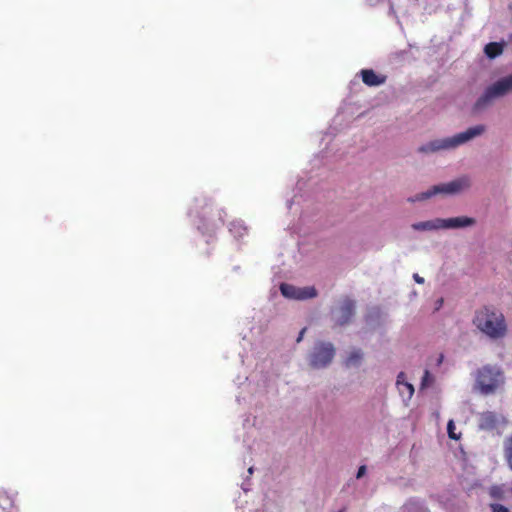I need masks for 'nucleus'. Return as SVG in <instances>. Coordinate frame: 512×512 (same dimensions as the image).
<instances>
[{
	"label": "nucleus",
	"instance_id": "obj_1",
	"mask_svg": "<svg viewBox=\"0 0 512 512\" xmlns=\"http://www.w3.org/2000/svg\"><path fill=\"white\" fill-rule=\"evenodd\" d=\"M486 132V126L477 124L467 128L458 134L451 137L439 138L423 144L418 151L424 154H431L440 151L454 150L461 145H464L473 139L482 136Z\"/></svg>",
	"mask_w": 512,
	"mask_h": 512
},
{
	"label": "nucleus",
	"instance_id": "obj_2",
	"mask_svg": "<svg viewBox=\"0 0 512 512\" xmlns=\"http://www.w3.org/2000/svg\"><path fill=\"white\" fill-rule=\"evenodd\" d=\"M473 323L480 332L491 339L503 338L507 333L503 313L491 306H484L477 310Z\"/></svg>",
	"mask_w": 512,
	"mask_h": 512
},
{
	"label": "nucleus",
	"instance_id": "obj_3",
	"mask_svg": "<svg viewBox=\"0 0 512 512\" xmlns=\"http://www.w3.org/2000/svg\"><path fill=\"white\" fill-rule=\"evenodd\" d=\"M512 92V74L488 85L471 107L472 115H480L493 106L494 102Z\"/></svg>",
	"mask_w": 512,
	"mask_h": 512
},
{
	"label": "nucleus",
	"instance_id": "obj_4",
	"mask_svg": "<svg viewBox=\"0 0 512 512\" xmlns=\"http://www.w3.org/2000/svg\"><path fill=\"white\" fill-rule=\"evenodd\" d=\"M503 383L504 376L499 368L484 366L477 373L475 387L480 393L489 395L495 393Z\"/></svg>",
	"mask_w": 512,
	"mask_h": 512
},
{
	"label": "nucleus",
	"instance_id": "obj_5",
	"mask_svg": "<svg viewBox=\"0 0 512 512\" xmlns=\"http://www.w3.org/2000/svg\"><path fill=\"white\" fill-rule=\"evenodd\" d=\"M335 355L334 346L331 343L319 342L315 345L310 356V365L313 368H323L331 363Z\"/></svg>",
	"mask_w": 512,
	"mask_h": 512
},
{
	"label": "nucleus",
	"instance_id": "obj_6",
	"mask_svg": "<svg viewBox=\"0 0 512 512\" xmlns=\"http://www.w3.org/2000/svg\"><path fill=\"white\" fill-rule=\"evenodd\" d=\"M443 361V355L439 354L431 357L424 369L423 376L421 378L420 390L425 391L428 389L436 388V376L434 370L438 369Z\"/></svg>",
	"mask_w": 512,
	"mask_h": 512
},
{
	"label": "nucleus",
	"instance_id": "obj_7",
	"mask_svg": "<svg viewBox=\"0 0 512 512\" xmlns=\"http://www.w3.org/2000/svg\"><path fill=\"white\" fill-rule=\"evenodd\" d=\"M280 291L283 296L298 300L313 298L317 295L314 287L298 288L286 283L281 284Z\"/></svg>",
	"mask_w": 512,
	"mask_h": 512
},
{
	"label": "nucleus",
	"instance_id": "obj_8",
	"mask_svg": "<svg viewBox=\"0 0 512 512\" xmlns=\"http://www.w3.org/2000/svg\"><path fill=\"white\" fill-rule=\"evenodd\" d=\"M506 424L505 418L495 412L486 411L479 415L478 426L482 430H494Z\"/></svg>",
	"mask_w": 512,
	"mask_h": 512
},
{
	"label": "nucleus",
	"instance_id": "obj_9",
	"mask_svg": "<svg viewBox=\"0 0 512 512\" xmlns=\"http://www.w3.org/2000/svg\"><path fill=\"white\" fill-rule=\"evenodd\" d=\"M337 312L336 325L343 326L348 324L355 314V301L348 297L344 298Z\"/></svg>",
	"mask_w": 512,
	"mask_h": 512
},
{
	"label": "nucleus",
	"instance_id": "obj_10",
	"mask_svg": "<svg viewBox=\"0 0 512 512\" xmlns=\"http://www.w3.org/2000/svg\"><path fill=\"white\" fill-rule=\"evenodd\" d=\"M471 186V180L467 176H462L451 182L440 184L442 194L455 195L467 190Z\"/></svg>",
	"mask_w": 512,
	"mask_h": 512
},
{
	"label": "nucleus",
	"instance_id": "obj_11",
	"mask_svg": "<svg viewBox=\"0 0 512 512\" xmlns=\"http://www.w3.org/2000/svg\"><path fill=\"white\" fill-rule=\"evenodd\" d=\"M476 224V219L468 216H458L443 219V229H465L473 227Z\"/></svg>",
	"mask_w": 512,
	"mask_h": 512
},
{
	"label": "nucleus",
	"instance_id": "obj_12",
	"mask_svg": "<svg viewBox=\"0 0 512 512\" xmlns=\"http://www.w3.org/2000/svg\"><path fill=\"white\" fill-rule=\"evenodd\" d=\"M360 73L363 83L369 87L380 86L386 82L385 75L376 74L372 69H363Z\"/></svg>",
	"mask_w": 512,
	"mask_h": 512
},
{
	"label": "nucleus",
	"instance_id": "obj_13",
	"mask_svg": "<svg viewBox=\"0 0 512 512\" xmlns=\"http://www.w3.org/2000/svg\"><path fill=\"white\" fill-rule=\"evenodd\" d=\"M405 374L403 372H400L397 376V389L402 397V399L410 400L414 393V386L405 380Z\"/></svg>",
	"mask_w": 512,
	"mask_h": 512
},
{
	"label": "nucleus",
	"instance_id": "obj_14",
	"mask_svg": "<svg viewBox=\"0 0 512 512\" xmlns=\"http://www.w3.org/2000/svg\"><path fill=\"white\" fill-rule=\"evenodd\" d=\"M443 229V218H435L428 221L418 222V231H433Z\"/></svg>",
	"mask_w": 512,
	"mask_h": 512
},
{
	"label": "nucleus",
	"instance_id": "obj_15",
	"mask_svg": "<svg viewBox=\"0 0 512 512\" xmlns=\"http://www.w3.org/2000/svg\"><path fill=\"white\" fill-rule=\"evenodd\" d=\"M14 507V500L6 491H0V508L3 512H11Z\"/></svg>",
	"mask_w": 512,
	"mask_h": 512
},
{
	"label": "nucleus",
	"instance_id": "obj_16",
	"mask_svg": "<svg viewBox=\"0 0 512 512\" xmlns=\"http://www.w3.org/2000/svg\"><path fill=\"white\" fill-rule=\"evenodd\" d=\"M484 52L487 57L493 59L502 54L503 47L499 43L491 42L485 46Z\"/></svg>",
	"mask_w": 512,
	"mask_h": 512
},
{
	"label": "nucleus",
	"instance_id": "obj_17",
	"mask_svg": "<svg viewBox=\"0 0 512 512\" xmlns=\"http://www.w3.org/2000/svg\"><path fill=\"white\" fill-rule=\"evenodd\" d=\"M504 454L509 468L512 470V434L504 441Z\"/></svg>",
	"mask_w": 512,
	"mask_h": 512
},
{
	"label": "nucleus",
	"instance_id": "obj_18",
	"mask_svg": "<svg viewBox=\"0 0 512 512\" xmlns=\"http://www.w3.org/2000/svg\"><path fill=\"white\" fill-rule=\"evenodd\" d=\"M437 194H442L440 185H435V186L429 188L427 191H424V192L418 194V201L427 200Z\"/></svg>",
	"mask_w": 512,
	"mask_h": 512
},
{
	"label": "nucleus",
	"instance_id": "obj_19",
	"mask_svg": "<svg viewBox=\"0 0 512 512\" xmlns=\"http://www.w3.org/2000/svg\"><path fill=\"white\" fill-rule=\"evenodd\" d=\"M362 359V353L360 350H355L350 353L346 359V366H354L359 364Z\"/></svg>",
	"mask_w": 512,
	"mask_h": 512
},
{
	"label": "nucleus",
	"instance_id": "obj_20",
	"mask_svg": "<svg viewBox=\"0 0 512 512\" xmlns=\"http://www.w3.org/2000/svg\"><path fill=\"white\" fill-rule=\"evenodd\" d=\"M448 435L451 439H459V436L455 433V424L453 420H450L447 424Z\"/></svg>",
	"mask_w": 512,
	"mask_h": 512
},
{
	"label": "nucleus",
	"instance_id": "obj_21",
	"mask_svg": "<svg viewBox=\"0 0 512 512\" xmlns=\"http://www.w3.org/2000/svg\"><path fill=\"white\" fill-rule=\"evenodd\" d=\"M492 512H509V509L501 504H491Z\"/></svg>",
	"mask_w": 512,
	"mask_h": 512
},
{
	"label": "nucleus",
	"instance_id": "obj_22",
	"mask_svg": "<svg viewBox=\"0 0 512 512\" xmlns=\"http://www.w3.org/2000/svg\"><path fill=\"white\" fill-rule=\"evenodd\" d=\"M443 303H444L443 298L440 297V298L436 299V301L434 302V306H433V312L440 310Z\"/></svg>",
	"mask_w": 512,
	"mask_h": 512
},
{
	"label": "nucleus",
	"instance_id": "obj_23",
	"mask_svg": "<svg viewBox=\"0 0 512 512\" xmlns=\"http://www.w3.org/2000/svg\"><path fill=\"white\" fill-rule=\"evenodd\" d=\"M501 489L499 487H492L490 490V494L493 497H500Z\"/></svg>",
	"mask_w": 512,
	"mask_h": 512
},
{
	"label": "nucleus",
	"instance_id": "obj_24",
	"mask_svg": "<svg viewBox=\"0 0 512 512\" xmlns=\"http://www.w3.org/2000/svg\"><path fill=\"white\" fill-rule=\"evenodd\" d=\"M365 473H366V466L362 465L359 467L356 477L359 479V478L363 477Z\"/></svg>",
	"mask_w": 512,
	"mask_h": 512
},
{
	"label": "nucleus",
	"instance_id": "obj_25",
	"mask_svg": "<svg viewBox=\"0 0 512 512\" xmlns=\"http://www.w3.org/2000/svg\"><path fill=\"white\" fill-rule=\"evenodd\" d=\"M306 332V328H303L300 333H299V336L297 338V342L299 343L302 339H303V336H304V333Z\"/></svg>",
	"mask_w": 512,
	"mask_h": 512
},
{
	"label": "nucleus",
	"instance_id": "obj_26",
	"mask_svg": "<svg viewBox=\"0 0 512 512\" xmlns=\"http://www.w3.org/2000/svg\"><path fill=\"white\" fill-rule=\"evenodd\" d=\"M424 282V279L420 276H418V284H422Z\"/></svg>",
	"mask_w": 512,
	"mask_h": 512
},
{
	"label": "nucleus",
	"instance_id": "obj_27",
	"mask_svg": "<svg viewBox=\"0 0 512 512\" xmlns=\"http://www.w3.org/2000/svg\"><path fill=\"white\" fill-rule=\"evenodd\" d=\"M373 312L379 314V309H373Z\"/></svg>",
	"mask_w": 512,
	"mask_h": 512
}]
</instances>
